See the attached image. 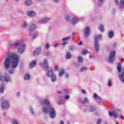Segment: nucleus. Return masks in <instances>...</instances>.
I'll return each instance as SVG.
<instances>
[{
	"label": "nucleus",
	"mask_w": 124,
	"mask_h": 124,
	"mask_svg": "<svg viewBox=\"0 0 124 124\" xmlns=\"http://www.w3.org/2000/svg\"><path fill=\"white\" fill-rule=\"evenodd\" d=\"M31 77L30 76V74H26L24 76V80H30Z\"/></svg>",
	"instance_id": "32"
},
{
	"label": "nucleus",
	"mask_w": 124,
	"mask_h": 124,
	"mask_svg": "<svg viewBox=\"0 0 124 124\" xmlns=\"http://www.w3.org/2000/svg\"><path fill=\"white\" fill-rule=\"evenodd\" d=\"M58 66L56 65L55 66V70L56 71H58Z\"/></svg>",
	"instance_id": "56"
},
{
	"label": "nucleus",
	"mask_w": 124,
	"mask_h": 124,
	"mask_svg": "<svg viewBox=\"0 0 124 124\" xmlns=\"http://www.w3.org/2000/svg\"><path fill=\"white\" fill-rule=\"evenodd\" d=\"M118 5L119 6V9H121V10H123L124 7V0H121L118 4Z\"/></svg>",
	"instance_id": "19"
},
{
	"label": "nucleus",
	"mask_w": 124,
	"mask_h": 124,
	"mask_svg": "<svg viewBox=\"0 0 124 124\" xmlns=\"http://www.w3.org/2000/svg\"><path fill=\"white\" fill-rule=\"evenodd\" d=\"M64 98L65 100H67V99H69V98H70V96L69 95H65L64 96Z\"/></svg>",
	"instance_id": "43"
},
{
	"label": "nucleus",
	"mask_w": 124,
	"mask_h": 124,
	"mask_svg": "<svg viewBox=\"0 0 124 124\" xmlns=\"http://www.w3.org/2000/svg\"><path fill=\"white\" fill-rule=\"evenodd\" d=\"M13 47L14 48L19 47L18 49V51L20 54H23L25 49H26V45L24 43V41H16L13 45Z\"/></svg>",
	"instance_id": "3"
},
{
	"label": "nucleus",
	"mask_w": 124,
	"mask_h": 124,
	"mask_svg": "<svg viewBox=\"0 0 124 124\" xmlns=\"http://www.w3.org/2000/svg\"><path fill=\"white\" fill-rule=\"evenodd\" d=\"M27 26H28V23H27L26 22H23L21 24V27L22 28H27Z\"/></svg>",
	"instance_id": "40"
},
{
	"label": "nucleus",
	"mask_w": 124,
	"mask_h": 124,
	"mask_svg": "<svg viewBox=\"0 0 124 124\" xmlns=\"http://www.w3.org/2000/svg\"><path fill=\"white\" fill-rule=\"evenodd\" d=\"M37 34H38V32H34V34L32 37V38L33 39H35V38H36V37L37 36Z\"/></svg>",
	"instance_id": "37"
},
{
	"label": "nucleus",
	"mask_w": 124,
	"mask_h": 124,
	"mask_svg": "<svg viewBox=\"0 0 124 124\" xmlns=\"http://www.w3.org/2000/svg\"><path fill=\"white\" fill-rule=\"evenodd\" d=\"M21 94V93L20 92H17L16 93V96H20V95Z\"/></svg>",
	"instance_id": "55"
},
{
	"label": "nucleus",
	"mask_w": 124,
	"mask_h": 124,
	"mask_svg": "<svg viewBox=\"0 0 124 124\" xmlns=\"http://www.w3.org/2000/svg\"><path fill=\"white\" fill-rule=\"evenodd\" d=\"M69 49L71 51H74V50H75L76 49V47L72 46V47H70Z\"/></svg>",
	"instance_id": "45"
},
{
	"label": "nucleus",
	"mask_w": 124,
	"mask_h": 124,
	"mask_svg": "<svg viewBox=\"0 0 124 124\" xmlns=\"http://www.w3.org/2000/svg\"><path fill=\"white\" fill-rule=\"evenodd\" d=\"M81 92L82 93L86 94V91L84 90H82Z\"/></svg>",
	"instance_id": "58"
},
{
	"label": "nucleus",
	"mask_w": 124,
	"mask_h": 124,
	"mask_svg": "<svg viewBox=\"0 0 124 124\" xmlns=\"http://www.w3.org/2000/svg\"><path fill=\"white\" fill-rule=\"evenodd\" d=\"M115 2L117 5L119 4V0H115Z\"/></svg>",
	"instance_id": "53"
},
{
	"label": "nucleus",
	"mask_w": 124,
	"mask_h": 124,
	"mask_svg": "<svg viewBox=\"0 0 124 124\" xmlns=\"http://www.w3.org/2000/svg\"><path fill=\"white\" fill-rule=\"evenodd\" d=\"M45 55L46 57H49L51 55V52L47 51L45 53Z\"/></svg>",
	"instance_id": "42"
},
{
	"label": "nucleus",
	"mask_w": 124,
	"mask_h": 124,
	"mask_svg": "<svg viewBox=\"0 0 124 124\" xmlns=\"http://www.w3.org/2000/svg\"><path fill=\"white\" fill-rule=\"evenodd\" d=\"M82 54L83 56H86V55H87V51L85 50H82Z\"/></svg>",
	"instance_id": "44"
},
{
	"label": "nucleus",
	"mask_w": 124,
	"mask_h": 124,
	"mask_svg": "<svg viewBox=\"0 0 124 124\" xmlns=\"http://www.w3.org/2000/svg\"><path fill=\"white\" fill-rule=\"evenodd\" d=\"M60 0H54V1L55 3H59V2H60Z\"/></svg>",
	"instance_id": "51"
},
{
	"label": "nucleus",
	"mask_w": 124,
	"mask_h": 124,
	"mask_svg": "<svg viewBox=\"0 0 124 124\" xmlns=\"http://www.w3.org/2000/svg\"><path fill=\"white\" fill-rule=\"evenodd\" d=\"M11 123L12 124H19V121L15 118L12 119L11 120Z\"/></svg>",
	"instance_id": "27"
},
{
	"label": "nucleus",
	"mask_w": 124,
	"mask_h": 124,
	"mask_svg": "<svg viewBox=\"0 0 124 124\" xmlns=\"http://www.w3.org/2000/svg\"><path fill=\"white\" fill-rule=\"evenodd\" d=\"M78 62L80 63H83V59L81 57L78 58Z\"/></svg>",
	"instance_id": "35"
},
{
	"label": "nucleus",
	"mask_w": 124,
	"mask_h": 124,
	"mask_svg": "<svg viewBox=\"0 0 124 124\" xmlns=\"http://www.w3.org/2000/svg\"><path fill=\"white\" fill-rule=\"evenodd\" d=\"M59 45H60L59 43H56L55 44H54V47H58V46H59Z\"/></svg>",
	"instance_id": "52"
},
{
	"label": "nucleus",
	"mask_w": 124,
	"mask_h": 124,
	"mask_svg": "<svg viewBox=\"0 0 124 124\" xmlns=\"http://www.w3.org/2000/svg\"><path fill=\"white\" fill-rule=\"evenodd\" d=\"M116 59V51H111L109 54L108 62L109 63H113Z\"/></svg>",
	"instance_id": "7"
},
{
	"label": "nucleus",
	"mask_w": 124,
	"mask_h": 124,
	"mask_svg": "<svg viewBox=\"0 0 124 124\" xmlns=\"http://www.w3.org/2000/svg\"><path fill=\"white\" fill-rule=\"evenodd\" d=\"M79 45H82V42H80L78 43Z\"/></svg>",
	"instance_id": "62"
},
{
	"label": "nucleus",
	"mask_w": 124,
	"mask_h": 124,
	"mask_svg": "<svg viewBox=\"0 0 124 124\" xmlns=\"http://www.w3.org/2000/svg\"><path fill=\"white\" fill-rule=\"evenodd\" d=\"M94 38V48L95 49V52L97 53L99 51V43H98V41L101 40L102 39V37L101 36V34L100 35H94L93 36Z\"/></svg>",
	"instance_id": "5"
},
{
	"label": "nucleus",
	"mask_w": 124,
	"mask_h": 124,
	"mask_svg": "<svg viewBox=\"0 0 124 124\" xmlns=\"http://www.w3.org/2000/svg\"><path fill=\"white\" fill-rule=\"evenodd\" d=\"M25 3V5H26L27 6H30V5L31 4L32 2L31 0H26Z\"/></svg>",
	"instance_id": "29"
},
{
	"label": "nucleus",
	"mask_w": 124,
	"mask_h": 124,
	"mask_svg": "<svg viewBox=\"0 0 124 124\" xmlns=\"http://www.w3.org/2000/svg\"><path fill=\"white\" fill-rule=\"evenodd\" d=\"M105 1V0H98V6H101L103 3H104V2Z\"/></svg>",
	"instance_id": "30"
},
{
	"label": "nucleus",
	"mask_w": 124,
	"mask_h": 124,
	"mask_svg": "<svg viewBox=\"0 0 124 124\" xmlns=\"http://www.w3.org/2000/svg\"><path fill=\"white\" fill-rule=\"evenodd\" d=\"M4 83H1L0 84V93L2 94L4 93Z\"/></svg>",
	"instance_id": "22"
},
{
	"label": "nucleus",
	"mask_w": 124,
	"mask_h": 124,
	"mask_svg": "<svg viewBox=\"0 0 124 124\" xmlns=\"http://www.w3.org/2000/svg\"><path fill=\"white\" fill-rule=\"evenodd\" d=\"M80 19L77 17H73V19L71 20V23L73 26L76 25V24H77V23H78V22H80Z\"/></svg>",
	"instance_id": "15"
},
{
	"label": "nucleus",
	"mask_w": 124,
	"mask_h": 124,
	"mask_svg": "<svg viewBox=\"0 0 124 124\" xmlns=\"http://www.w3.org/2000/svg\"><path fill=\"white\" fill-rule=\"evenodd\" d=\"M49 78H50L51 81L52 82V83H54V82H56L57 81V78L56 77L55 74L51 76Z\"/></svg>",
	"instance_id": "24"
},
{
	"label": "nucleus",
	"mask_w": 124,
	"mask_h": 124,
	"mask_svg": "<svg viewBox=\"0 0 124 124\" xmlns=\"http://www.w3.org/2000/svg\"><path fill=\"white\" fill-rule=\"evenodd\" d=\"M58 93H62L60 91H57Z\"/></svg>",
	"instance_id": "61"
},
{
	"label": "nucleus",
	"mask_w": 124,
	"mask_h": 124,
	"mask_svg": "<svg viewBox=\"0 0 124 124\" xmlns=\"http://www.w3.org/2000/svg\"><path fill=\"white\" fill-rule=\"evenodd\" d=\"M36 64V60L31 61L29 63V68H32L35 66Z\"/></svg>",
	"instance_id": "21"
},
{
	"label": "nucleus",
	"mask_w": 124,
	"mask_h": 124,
	"mask_svg": "<svg viewBox=\"0 0 124 124\" xmlns=\"http://www.w3.org/2000/svg\"><path fill=\"white\" fill-rule=\"evenodd\" d=\"M107 85L108 87H111V86H112V82L111 81L110 79H108V81Z\"/></svg>",
	"instance_id": "39"
},
{
	"label": "nucleus",
	"mask_w": 124,
	"mask_h": 124,
	"mask_svg": "<svg viewBox=\"0 0 124 124\" xmlns=\"http://www.w3.org/2000/svg\"><path fill=\"white\" fill-rule=\"evenodd\" d=\"M95 110H96V107L91 105L88 106L87 108H84V111H85V112L87 111H88V112H94Z\"/></svg>",
	"instance_id": "8"
},
{
	"label": "nucleus",
	"mask_w": 124,
	"mask_h": 124,
	"mask_svg": "<svg viewBox=\"0 0 124 124\" xmlns=\"http://www.w3.org/2000/svg\"><path fill=\"white\" fill-rule=\"evenodd\" d=\"M27 15L30 18L35 17L36 16V13L33 11L27 12Z\"/></svg>",
	"instance_id": "13"
},
{
	"label": "nucleus",
	"mask_w": 124,
	"mask_h": 124,
	"mask_svg": "<svg viewBox=\"0 0 124 124\" xmlns=\"http://www.w3.org/2000/svg\"><path fill=\"white\" fill-rule=\"evenodd\" d=\"M30 112L31 114V115H34V111L33 110V108L32 107H29Z\"/></svg>",
	"instance_id": "33"
},
{
	"label": "nucleus",
	"mask_w": 124,
	"mask_h": 124,
	"mask_svg": "<svg viewBox=\"0 0 124 124\" xmlns=\"http://www.w3.org/2000/svg\"><path fill=\"white\" fill-rule=\"evenodd\" d=\"M58 99L59 100V104H62L63 103H64V100H63V97L62 96H60L58 97Z\"/></svg>",
	"instance_id": "25"
},
{
	"label": "nucleus",
	"mask_w": 124,
	"mask_h": 124,
	"mask_svg": "<svg viewBox=\"0 0 124 124\" xmlns=\"http://www.w3.org/2000/svg\"><path fill=\"white\" fill-rule=\"evenodd\" d=\"M2 115L4 117H6V112H3Z\"/></svg>",
	"instance_id": "57"
},
{
	"label": "nucleus",
	"mask_w": 124,
	"mask_h": 124,
	"mask_svg": "<svg viewBox=\"0 0 124 124\" xmlns=\"http://www.w3.org/2000/svg\"><path fill=\"white\" fill-rule=\"evenodd\" d=\"M60 124H64V122H63V121H61Z\"/></svg>",
	"instance_id": "60"
},
{
	"label": "nucleus",
	"mask_w": 124,
	"mask_h": 124,
	"mask_svg": "<svg viewBox=\"0 0 124 124\" xmlns=\"http://www.w3.org/2000/svg\"><path fill=\"white\" fill-rule=\"evenodd\" d=\"M43 67L45 71H46V77L50 78L51 76H52L54 74V72L52 70H49L48 71V69H49V65H48V61L46 59H45L43 61Z\"/></svg>",
	"instance_id": "4"
},
{
	"label": "nucleus",
	"mask_w": 124,
	"mask_h": 124,
	"mask_svg": "<svg viewBox=\"0 0 124 124\" xmlns=\"http://www.w3.org/2000/svg\"><path fill=\"white\" fill-rule=\"evenodd\" d=\"M67 124H70V122H69V121H67Z\"/></svg>",
	"instance_id": "63"
},
{
	"label": "nucleus",
	"mask_w": 124,
	"mask_h": 124,
	"mask_svg": "<svg viewBox=\"0 0 124 124\" xmlns=\"http://www.w3.org/2000/svg\"><path fill=\"white\" fill-rule=\"evenodd\" d=\"M4 82L8 83V82H12V79L10 78V76L8 75H6L4 76Z\"/></svg>",
	"instance_id": "14"
},
{
	"label": "nucleus",
	"mask_w": 124,
	"mask_h": 124,
	"mask_svg": "<svg viewBox=\"0 0 124 124\" xmlns=\"http://www.w3.org/2000/svg\"><path fill=\"white\" fill-rule=\"evenodd\" d=\"M50 20H51V18L49 17H42L38 20V22L40 23V24H45L48 21H50Z\"/></svg>",
	"instance_id": "11"
},
{
	"label": "nucleus",
	"mask_w": 124,
	"mask_h": 124,
	"mask_svg": "<svg viewBox=\"0 0 124 124\" xmlns=\"http://www.w3.org/2000/svg\"><path fill=\"white\" fill-rule=\"evenodd\" d=\"M41 105L44 106L45 105V107L42 108V111L45 114H48L50 118V119H55L57 115V112L55 109L50 106V102L48 99H45L42 100L41 101Z\"/></svg>",
	"instance_id": "2"
},
{
	"label": "nucleus",
	"mask_w": 124,
	"mask_h": 124,
	"mask_svg": "<svg viewBox=\"0 0 124 124\" xmlns=\"http://www.w3.org/2000/svg\"><path fill=\"white\" fill-rule=\"evenodd\" d=\"M65 73H64V69H60V70L59 72V77H62L63 74H64Z\"/></svg>",
	"instance_id": "28"
},
{
	"label": "nucleus",
	"mask_w": 124,
	"mask_h": 124,
	"mask_svg": "<svg viewBox=\"0 0 124 124\" xmlns=\"http://www.w3.org/2000/svg\"><path fill=\"white\" fill-rule=\"evenodd\" d=\"M14 45V44L12 43V42H8V45H9V46H12L13 47Z\"/></svg>",
	"instance_id": "46"
},
{
	"label": "nucleus",
	"mask_w": 124,
	"mask_h": 124,
	"mask_svg": "<svg viewBox=\"0 0 124 124\" xmlns=\"http://www.w3.org/2000/svg\"><path fill=\"white\" fill-rule=\"evenodd\" d=\"M84 37L88 38L91 34V29H90V27L86 26L84 29Z\"/></svg>",
	"instance_id": "9"
},
{
	"label": "nucleus",
	"mask_w": 124,
	"mask_h": 124,
	"mask_svg": "<svg viewBox=\"0 0 124 124\" xmlns=\"http://www.w3.org/2000/svg\"><path fill=\"white\" fill-rule=\"evenodd\" d=\"M117 70L119 72L118 77L120 80L124 83V67L122 68V64L118 63Z\"/></svg>",
	"instance_id": "6"
},
{
	"label": "nucleus",
	"mask_w": 124,
	"mask_h": 124,
	"mask_svg": "<svg viewBox=\"0 0 124 124\" xmlns=\"http://www.w3.org/2000/svg\"><path fill=\"white\" fill-rule=\"evenodd\" d=\"M19 62V58L17 54L14 52H9L7 54V57H5L4 61V67L5 70H8L10 68L11 69L9 70V74H13L15 69L18 66Z\"/></svg>",
	"instance_id": "1"
},
{
	"label": "nucleus",
	"mask_w": 124,
	"mask_h": 124,
	"mask_svg": "<svg viewBox=\"0 0 124 124\" xmlns=\"http://www.w3.org/2000/svg\"><path fill=\"white\" fill-rule=\"evenodd\" d=\"M0 82L3 83L4 82V76L0 74Z\"/></svg>",
	"instance_id": "36"
},
{
	"label": "nucleus",
	"mask_w": 124,
	"mask_h": 124,
	"mask_svg": "<svg viewBox=\"0 0 124 124\" xmlns=\"http://www.w3.org/2000/svg\"><path fill=\"white\" fill-rule=\"evenodd\" d=\"M101 123V119L98 120L97 122V124H100Z\"/></svg>",
	"instance_id": "49"
},
{
	"label": "nucleus",
	"mask_w": 124,
	"mask_h": 124,
	"mask_svg": "<svg viewBox=\"0 0 124 124\" xmlns=\"http://www.w3.org/2000/svg\"><path fill=\"white\" fill-rule=\"evenodd\" d=\"M65 19L67 22H71V20L70 19V16L68 15H66L65 16Z\"/></svg>",
	"instance_id": "38"
},
{
	"label": "nucleus",
	"mask_w": 124,
	"mask_h": 124,
	"mask_svg": "<svg viewBox=\"0 0 124 124\" xmlns=\"http://www.w3.org/2000/svg\"><path fill=\"white\" fill-rule=\"evenodd\" d=\"M80 102L82 104H85L89 103L90 101H89V99H88V98L84 97L83 100V99H80Z\"/></svg>",
	"instance_id": "20"
},
{
	"label": "nucleus",
	"mask_w": 124,
	"mask_h": 124,
	"mask_svg": "<svg viewBox=\"0 0 124 124\" xmlns=\"http://www.w3.org/2000/svg\"><path fill=\"white\" fill-rule=\"evenodd\" d=\"M36 29H37V27H36V25L35 24L31 23L30 27L29 29V31H30V32H31L32 31H34V30H35Z\"/></svg>",
	"instance_id": "17"
},
{
	"label": "nucleus",
	"mask_w": 124,
	"mask_h": 124,
	"mask_svg": "<svg viewBox=\"0 0 124 124\" xmlns=\"http://www.w3.org/2000/svg\"><path fill=\"white\" fill-rule=\"evenodd\" d=\"M86 69H87V67H86V66L83 67L81 68V69H80V72H83L84 71H86Z\"/></svg>",
	"instance_id": "41"
},
{
	"label": "nucleus",
	"mask_w": 124,
	"mask_h": 124,
	"mask_svg": "<svg viewBox=\"0 0 124 124\" xmlns=\"http://www.w3.org/2000/svg\"><path fill=\"white\" fill-rule=\"evenodd\" d=\"M66 58L68 60L70 59V58H71V54H70V52H67V53L66 54Z\"/></svg>",
	"instance_id": "34"
},
{
	"label": "nucleus",
	"mask_w": 124,
	"mask_h": 124,
	"mask_svg": "<svg viewBox=\"0 0 124 124\" xmlns=\"http://www.w3.org/2000/svg\"><path fill=\"white\" fill-rule=\"evenodd\" d=\"M40 52H41V47H38L33 51V54L34 56H38L40 54Z\"/></svg>",
	"instance_id": "18"
},
{
	"label": "nucleus",
	"mask_w": 124,
	"mask_h": 124,
	"mask_svg": "<svg viewBox=\"0 0 124 124\" xmlns=\"http://www.w3.org/2000/svg\"><path fill=\"white\" fill-rule=\"evenodd\" d=\"M120 118H121V119H122V120H124V117L122 115H121L120 116Z\"/></svg>",
	"instance_id": "59"
},
{
	"label": "nucleus",
	"mask_w": 124,
	"mask_h": 124,
	"mask_svg": "<svg viewBox=\"0 0 124 124\" xmlns=\"http://www.w3.org/2000/svg\"><path fill=\"white\" fill-rule=\"evenodd\" d=\"M108 38H110V39L111 38H113L114 37V32L113 31H110L108 33Z\"/></svg>",
	"instance_id": "23"
},
{
	"label": "nucleus",
	"mask_w": 124,
	"mask_h": 124,
	"mask_svg": "<svg viewBox=\"0 0 124 124\" xmlns=\"http://www.w3.org/2000/svg\"><path fill=\"white\" fill-rule=\"evenodd\" d=\"M1 108L3 109H8L10 107V105H9V103L7 101V100H4L1 105Z\"/></svg>",
	"instance_id": "10"
},
{
	"label": "nucleus",
	"mask_w": 124,
	"mask_h": 124,
	"mask_svg": "<svg viewBox=\"0 0 124 124\" xmlns=\"http://www.w3.org/2000/svg\"><path fill=\"white\" fill-rule=\"evenodd\" d=\"M64 93H65V94L68 93V91H67V90L65 89L64 91Z\"/></svg>",
	"instance_id": "54"
},
{
	"label": "nucleus",
	"mask_w": 124,
	"mask_h": 124,
	"mask_svg": "<svg viewBox=\"0 0 124 124\" xmlns=\"http://www.w3.org/2000/svg\"><path fill=\"white\" fill-rule=\"evenodd\" d=\"M46 49H49V44L46 43Z\"/></svg>",
	"instance_id": "50"
},
{
	"label": "nucleus",
	"mask_w": 124,
	"mask_h": 124,
	"mask_svg": "<svg viewBox=\"0 0 124 124\" xmlns=\"http://www.w3.org/2000/svg\"><path fill=\"white\" fill-rule=\"evenodd\" d=\"M64 76H65V78L67 79V78H68V77H69V75L67 73H65Z\"/></svg>",
	"instance_id": "47"
},
{
	"label": "nucleus",
	"mask_w": 124,
	"mask_h": 124,
	"mask_svg": "<svg viewBox=\"0 0 124 124\" xmlns=\"http://www.w3.org/2000/svg\"><path fill=\"white\" fill-rule=\"evenodd\" d=\"M108 115L109 117H114L115 119L119 118V114L117 112V110H114L112 112L108 111Z\"/></svg>",
	"instance_id": "12"
},
{
	"label": "nucleus",
	"mask_w": 124,
	"mask_h": 124,
	"mask_svg": "<svg viewBox=\"0 0 124 124\" xmlns=\"http://www.w3.org/2000/svg\"><path fill=\"white\" fill-rule=\"evenodd\" d=\"M99 30L101 32H103V31H104V26H103V25H100L99 27Z\"/></svg>",
	"instance_id": "31"
},
{
	"label": "nucleus",
	"mask_w": 124,
	"mask_h": 124,
	"mask_svg": "<svg viewBox=\"0 0 124 124\" xmlns=\"http://www.w3.org/2000/svg\"><path fill=\"white\" fill-rule=\"evenodd\" d=\"M69 38H70V36H67L66 37H64L62 39V46H64V45H66L67 44V41L69 40Z\"/></svg>",
	"instance_id": "16"
},
{
	"label": "nucleus",
	"mask_w": 124,
	"mask_h": 124,
	"mask_svg": "<svg viewBox=\"0 0 124 124\" xmlns=\"http://www.w3.org/2000/svg\"><path fill=\"white\" fill-rule=\"evenodd\" d=\"M92 57V55H89V59H91Z\"/></svg>",
	"instance_id": "64"
},
{
	"label": "nucleus",
	"mask_w": 124,
	"mask_h": 124,
	"mask_svg": "<svg viewBox=\"0 0 124 124\" xmlns=\"http://www.w3.org/2000/svg\"><path fill=\"white\" fill-rule=\"evenodd\" d=\"M93 98H95V99H96L97 100V102H100L101 100V98L97 96V95L95 93H94Z\"/></svg>",
	"instance_id": "26"
},
{
	"label": "nucleus",
	"mask_w": 124,
	"mask_h": 124,
	"mask_svg": "<svg viewBox=\"0 0 124 124\" xmlns=\"http://www.w3.org/2000/svg\"><path fill=\"white\" fill-rule=\"evenodd\" d=\"M111 14H112V15H114V14H116V10L115 9H112V10Z\"/></svg>",
	"instance_id": "48"
}]
</instances>
